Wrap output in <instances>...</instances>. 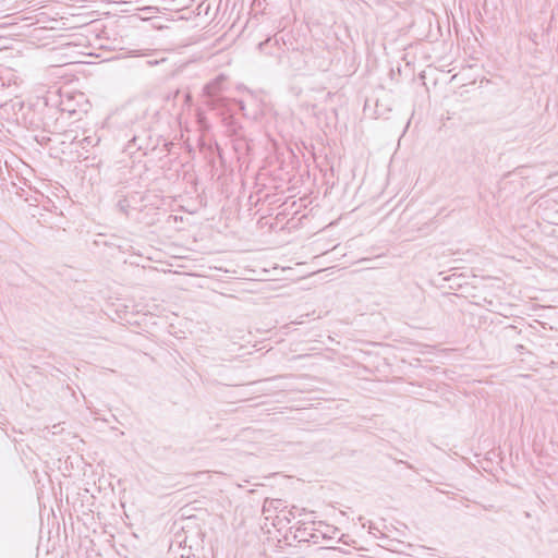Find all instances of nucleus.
<instances>
[{"mask_svg": "<svg viewBox=\"0 0 558 558\" xmlns=\"http://www.w3.org/2000/svg\"><path fill=\"white\" fill-rule=\"evenodd\" d=\"M306 31L308 34L301 33V29L293 31L288 43L281 37L288 48V54L280 56L279 63L283 64L284 61H287L291 70L295 73V81L291 85V90L295 96L303 94L304 88L301 85V80L305 77V71L308 70L310 63L314 60V38L308 25H306Z\"/></svg>", "mask_w": 558, "mask_h": 558, "instance_id": "nucleus-3", "label": "nucleus"}, {"mask_svg": "<svg viewBox=\"0 0 558 558\" xmlns=\"http://www.w3.org/2000/svg\"><path fill=\"white\" fill-rule=\"evenodd\" d=\"M124 202H125V201H120V202H119V204H118V205H119V207H120V209H121V210H123V211L125 210V206H124V204H123Z\"/></svg>", "mask_w": 558, "mask_h": 558, "instance_id": "nucleus-9", "label": "nucleus"}, {"mask_svg": "<svg viewBox=\"0 0 558 558\" xmlns=\"http://www.w3.org/2000/svg\"><path fill=\"white\" fill-rule=\"evenodd\" d=\"M58 426H59V425H53V428H54L53 434H57V432H58V428H57V427H58Z\"/></svg>", "mask_w": 558, "mask_h": 558, "instance_id": "nucleus-13", "label": "nucleus"}, {"mask_svg": "<svg viewBox=\"0 0 558 558\" xmlns=\"http://www.w3.org/2000/svg\"><path fill=\"white\" fill-rule=\"evenodd\" d=\"M227 89L228 76L222 73L218 74L203 87L204 105L220 117L227 132L236 134L240 131V122L234 114L238 111L243 112L245 104L241 99L226 97L223 93Z\"/></svg>", "mask_w": 558, "mask_h": 558, "instance_id": "nucleus-2", "label": "nucleus"}, {"mask_svg": "<svg viewBox=\"0 0 558 558\" xmlns=\"http://www.w3.org/2000/svg\"><path fill=\"white\" fill-rule=\"evenodd\" d=\"M275 41H276V44L279 41L277 35L275 36Z\"/></svg>", "mask_w": 558, "mask_h": 558, "instance_id": "nucleus-16", "label": "nucleus"}, {"mask_svg": "<svg viewBox=\"0 0 558 558\" xmlns=\"http://www.w3.org/2000/svg\"><path fill=\"white\" fill-rule=\"evenodd\" d=\"M99 143V137L96 136H85L82 140L76 142V145L82 149H86L87 147H94Z\"/></svg>", "mask_w": 558, "mask_h": 558, "instance_id": "nucleus-7", "label": "nucleus"}, {"mask_svg": "<svg viewBox=\"0 0 558 558\" xmlns=\"http://www.w3.org/2000/svg\"><path fill=\"white\" fill-rule=\"evenodd\" d=\"M226 133L228 134V136L233 138V148L238 154H244L250 150V144H248L247 140L245 138V136L243 135V128L241 124H240L239 133L231 134L227 131H226Z\"/></svg>", "mask_w": 558, "mask_h": 558, "instance_id": "nucleus-5", "label": "nucleus"}, {"mask_svg": "<svg viewBox=\"0 0 558 558\" xmlns=\"http://www.w3.org/2000/svg\"><path fill=\"white\" fill-rule=\"evenodd\" d=\"M58 426H59V425H53V428H54L53 434H57V432H58V428H57V427H58Z\"/></svg>", "mask_w": 558, "mask_h": 558, "instance_id": "nucleus-15", "label": "nucleus"}, {"mask_svg": "<svg viewBox=\"0 0 558 558\" xmlns=\"http://www.w3.org/2000/svg\"><path fill=\"white\" fill-rule=\"evenodd\" d=\"M300 526L296 529V537H300V541L307 542V537H314V527H308L307 523L304 521H299Z\"/></svg>", "mask_w": 558, "mask_h": 558, "instance_id": "nucleus-6", "label": "nucleus"}, {"mask_svg": "<svg viewBox=\"0 0 558 558\" xmlns=\"http://www.w3.org/2000/svg\"><path fill=\"white\" fill-rule=\"evenodd\" d=\"M271 41V39L269 38L268 40L266 41H263L259 44V48L263 49L265 46H267L269 43Z\"/></svg>", "mask_w": 558, "mask_h": 558, "instance_id": "nucleus-8", "label": "nucleus"}, {"mask_svg": "<svg viewBox=\"0 0 558 558\" xmlns=\"http://www.w3.org/2000/svg\"><path fill=\"white\" fill-rule=\"evenodd\" d=\"M92 108V104L86 98L84 93H73L61 95L59 101V110L61 113H68L70 118L81 120L83 116L87 114Z\"/></svg>", "mask_w": 558, "mask_h": 558, "instance_id": "nucleus-4", "label": "nucleus"}, {"mask_svg": "<svg viewBox=\"0 0 558 558\" xmlns=\"http://www.w3.org/2000/svg\"><path fill=\"white\" fill-rule=\"evenodd\" d=\"M48 128H49V125H48L47 123H45V124H44V131H48V132H50V130H49Z\"/></svg>", "mask_w": 558, "mask_h": 558, "instance_id": "nucleus-11", "label": "nucleus"}, {"mask_svg": "<svg viewBox=\"0 0 558 558\" xmlns=\"http://www.w3.org/2000/svg\"><path fill=\"white\" fill-rule=\"evenodd\" d=\"M58 426H59V425H53V428H54L53 434H57V432H58V428H57V427H58Z\"/></svg>", "mask_w": 558, "mask_h": 558, "instance_id": "nucleus-14", "label": "nucleus"}, {"mask_svg": "<svg viewBox=\"0 0 558 558\" xmlns=\"http://www.w3.org/2000/svg\"><path fill=\"white\" fill-rule=\"evenodd\" d=\"M118 141L122 143L123 151L133 156L142 153L147 156L150 153L167 154L173 144L161 136H154L150 122L144 112L141 114H128L122 121L117 134Z\"/></svg>", "mask_w": 558, "mask_h": 558, "instance_id": "nucleus-1", "label": "nucleus"}, {"mask_svg": "<svg viewBox=\"0 0 558 558\" xmlns=\"http://www.w3.org/2000/svg\"><path fill=\"white\" fill-rule=\"evenodd\" d=\"M306 89H307V90H312V89H313V87H312L311 83L306 85Z\"/></svg>", "mask_w": 558, "mask_h": 558, "instance_id": "nucleus-12", "label": "nucleus"}, {"mask_svg": "<svg viewBox=\"0 0 558 558\" xmlns=\"http://www.w3.org/2000/svg\"><path fill=\"white\" fill-rule=\"evenodd\" d=\"M310 147L311 149H308V153L311 154L312 157H314V145L311 143Z\"/></svg>", "mask_w": 558, "mask_h": 558, "instance_id": "nucleus-10", "label": "nucleus"}]
</instances>
